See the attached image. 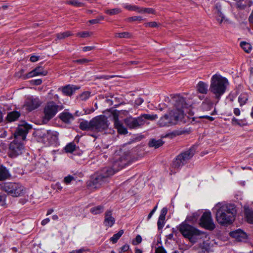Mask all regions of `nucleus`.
Listing matches in <instances>:
<instances>
[{
  "label": "nucleus",
  "mask_w": 253,
  "mask_h": 253,
  "mask_svg": "<svg viewBox=\"0 0 253 253\" xmlns=\"http://www.w3.org/2000/svg\"><path fill=\"white\" fill-rule=\"evenodd\" d=\"M79 88V87H77L76 85L68 84L63 87L61 89L65 95L71 96Z\"/></svg>",
  "instance_id": "a211bd4d"
},
{
  "label": "nucleus",
  "mask_w": 253,
  "mask_h": 253,
  "mask_svg": "<svg viewBox=\"0 0 253 253\" xmlns=\"http://www.w3.org/2000/svg\"><path fill=\"white\" fill-rule=\"evenodd\" d=\"M113 175V171L110 168H104L97 172L88 182V186L98 188L108 181V177Z\"/></svg>",
  "instance_id": "423d86ee"
},
{
  "label": "nucleus",
  "mask_w": 253,
  "mask_h": 253,
  "mask_svg": "<svg viewBox=\"0 0 253 253\" xmlns=\"http://www.w3.org/2000/svg\"><path fill=\"white\" fill-rule=\"evenodd\" d=\"M47 72L46 70H44L42 67H38L34 69L31 72H30L26 74V76L24 77V79H28L34 76H45L47 75Z\"/></svg>",
  "instance_id": "dca6fc26"
},
{
  "label": "nucleus",
  "mask_w": 253,
  "mask_h": 253,
  "mask_svg": "<svg viewBox=\"0 0 253 253\" xmlns=\"http://www.w3.org/2000/svg\"><path fill=\"white\" fill-rule=\"evenodd\" d=\"M77 148V147L74 143H70L66 145L65 150L66 152L72 153L76 151Z\"/></svg>",
  "instance_id": "7c9ffc66"
},
{
  "label": "nucleus",
  "mask_w": 253,
  "mask_h": 253,
  "mask_svg": "<svg viewBox=\"0 0 253 253\" xmlns=\"http://www.w3.org/2000/svg\"><path fill=\"white\" fill-rule=\"evenodd\" d=\"M49 131H50V130H44L43 131H41L39 133V136L42 138V141L44 143H46V139L47 138V134H49Z\"/></svg>",
  "instance_id": "4c0bfd02"
},
{
  "label": "nucleus",
  "mask_w": 253,
  "mask_h": 253,
  "mask_svg": "<svg viewBox=\"0 0 253 253\" xmlns=\"http://www.w3.org/2000/svg\"><path fill=\"white\" fill-rule=\"evenodd\" d=\"M245 217L249 223H253V211L249 208L245 209Z\"/></svg>",
  "instance_id": "a878e982"
},
{
  "label": "nucleus",
  "mask_w": 253,
  "mask_h": 253,
  "mask_svg": "<svg viewBox=\"0 0 253 253\" xmlns=\"http://www.w3.org/2000/svg\"><path fill=\"white\" fill-rule=\"evenodd\" d=\"M75 180L76 179L73 176L68 175L64 178L63 182L65 184L68 185L70 184L72 181H75Z\"/></svg>",
  "instance_id": "e433bc0d"
},
{
  "label": "nucleus",
  "mask_w": 253,
  "mask_h": 253,
  "mask_svg": "<svg viewBox=\"0 0 253 253\" xmlns=\"http://www.w3.org/2000/svg\"><path fill=\"white\" fill-rule=\"evenodd\" d=\"M167 212H168L167 208H163L161 211V213H160V215L159 218L165 219V216L167 213Z\"/></svg>",
  "instance_id": "3c124183"
},
{
  "label": "nucleus",
  "mask_w": 253,
  "mask_h": 253,
  "mask_svg": "<svg viewBox=\"0 0 253 253\" xmlns=\"http://www.w3.org/2000/svg\"><path fill=\"white\" fill-rule=\"evenodd\" d=\"M20 114L18 111H12L8 113L6 120L9 122H14L17 120L20 117Z\"/></svg>",
  "instance_id": "5701e85b"
},
{
  "label": "nucleus",
  "mask_w": 253,
  "mask_h": 253,
  "mask_svg": "<svg viewBox=\"0 0 253 253\" xmlns=\"http://www.w3.org/2000/svg\"><path fill=\"white\" fill-rule=\"evenodd\" d=\"M31 128V126L25 122L18 125L14 133V139L9 146L8 156L10 158H16L23 153L24 150L23 141Z\"/></svg>",
  "instance_id": "f257e3e1"
},
{
  "label": "nucleus",
  "mask_w": 253,
  "mask_h": 253,
  "mask_svg": "<svg viewBox=\"0 0 253 253\" xmlns=\"http://www.w3.org/2000/svg\"><path fill=\"white\" fill-rule=\"evenodd\" d=\"M142 19V17L141 16H133L131 17H129L128 20L129 21H134L136 20L141 21Z\"/></svg>",
  "instance_id": "6e6d98bb"
},
{
  "label": "nucleus",
  "mask_w": 253,
  "mask_h": 253,
  "mask_svg": "<svg viewBox=\"0 0 253 253\" xmlns=\"http://www.w3.org/2000/svg\"><path fill=\"white\" fill-rule=\"evenodd\" d=\"M39 56L33 55V56H31L30 60L31 62H35L39 60Z\"/></svg>",
  "instance_id": "bf43d9fd"
},
{
  "label": "nucleus",
  "mask_w": 253,
  "mask_h": 253,
  "mask_svg": "<svg viewBox=\"0 0 253 253\" xmlns=\"http://www.w3.org/2000/svg\"><path fill=\"white\" fill-rule=\"evenodd\" d=\"M93 131L96 132L103 131L106 129L108 126V121L105 116H99L91 120Z\"/></svg>",
  "instance_id": "9b49d317"
},
{
  "label": "nucleus",
  "mask_w": 253,
  "mask_h": 253,
  "mask_svg": "<svg viewBox=\"0 0 253 253\" xmlns=\"http://www.w3.org/2000/svg\"><path fill=\"white\" fill-rule=\"evenodd\" d=\"M60 118L65 123H69L70 121L74 120L73 115L67 112H64L61 113Z\"/></svg>",
  "instance_id": "393cba45"
},
{
  "label": "nucleus",
  "mask_w": 253,
  "mask_h": 253,
  "mask_svg": "<svg viewBox=\"0 0 253 253\" xmlns=\"http://www.w3.org/2000/svg\"><path fill=\"white\" fill-rule=\"evenodd\" d=\"M91 61V60L90 59H88L87 58H83L76 60L74 62L79 64H85Z\"/></svg>",
  "instance_id": "79ce46f5"
},
{
  "label": "nucleus",
  "mask_w": 253,
  "mask_h": 253,
  "mask_svg": "<svg viewBox=\"0 0 253 253\" xmlns=\"http://www.w3.org/2000/svg\"><path fill=\"white\" fill-rule=\"evenodd\" d=\"M124 233V230H121L117 233L115 234L110 239V241L113 244L116 243Z\"/></svg>",
  "instance_id": "c85d7f7f"
},
{
  "label": "nucleus",
  "mask_w": 253,
  "mask_h": 253,
  "mask_svg": "<svg viewBox=\"0 0 253 253\" xmlns=\"http://www.w3.org/2000/svg\"><path fill=\"white\" fill-rule=\"evenodd\" d=\"M131 163V157L128 153L114 161L112 168L107 167L106 168L111 169L113 171L114 174L116 172L129 165Z\"/></svg>",
  "instance_id": "f8f14e48"
},
{
  "label": "nucleus",
  "mask_w": 253,
  "mask_h": 253,
  "mask_svg": "<svg viewBox=\"0 0 253 253\" xmlns=\"http://www.w3.org/2000/svg\"><path fill=\"white\" fill-rule=\"evenodd\" d=\"M47 135L46 143L49 144H53L56 143L58 136V134L56 131L50 130L49 134H47Z\"/></svg>",
  "instance_id": "aec40b11"
},
{
  "label": "nucleus",
  "mask_w": 253,
  "mask_h": 253,
  "mask_svg": "<svg viewBox=\"0 0 253 253\" xmlns=\"http://www.w3.org/2000/svg\"><path fill=\"white\" fill-rule=\"evenodd\" d=\"M40 105L41 102L39 98L30 97L27 99L24 107L26 110L31 111L38 108Z\"/></svg>",
  "instance_id": "4468645a"
},
{
  "label": "nucleus",
  "mask_w": 253,
  "mask_h": 253,
  "mask_svg": "<svg viewBox=\"0 0 253 253\" xmlns=\"http://www.w3.org/2000/svg\"><path fill=\"white\" fill-rule=\"evenodd\" d=\"M85 252H90V251L86 248H83L77 251V253H82Z\"/></svg>",
  "instance_id": "e2e57ef3"
},
{
  "label": "nucleus",
  "mask_w": 253,
  "mask_h": 253,
  "mask_svg": "<svg viewBox=\"0 0 253 253\" xmlns=\"http://www.w3.org/2000/svg\"><path fill=\"white\" fill-rule=\"evenodd\" d=\"M90 93L88 91L84 92L80 95V99L83 101L87 100L90 96Z\"/></svg>",
  "instance_id": "a19ab883"
},
{
  "label": "nucleus",
  "mask_w": 253,
  "mask_h": 253,
  "mask_svg": "<svg viewBox=\"0 0 253 253\" xmlns=\"http://www.w3.org/2000/svg\"><path fill=\"white\" fill-rule=\"evenodd\" d=\"M155 253H166V252L162 246H158L156 248Z\"/></svg>",
  "instance_id": "864d4df0"
},
{
  "label": "nucleus",
  "mask_w": 253,
  "mask_h": 253,
  "mask_svg": "<svg viewBox=\"0 0 253 253\" xmlns=\"http://www.w3.org/2000/svg\"><path fill=\"white\" fill-rule=\"evenodd\" d=\"M199 224L201 227L210 230H212L215 228L210 211H206L203 213L200 218Z\"/></svg>",
  "instance_id": "ddd939ff"
},
{
  "label": "nucleus",
  "mask_w": 253,
  "mask_h": 253,
  "mask_svg": "<svg viewBox=\"0 0 253 253\" xmlns=\"http://www.w3.org/2000/svg\"><path fill=\"white\" fill-rule=\"evenodd\" d=\"M25 71L24 69L20 70L19 72H17L15 74L16 77L19 78H22L23 80H26V79H24V77L26 76V75H23V73H24Z\"/></svg>",
  "instance_id": "09e8293b"
},
{
  "label": "nucleus",
  "mask_w": 253,
  "mask_h": 253,
  "mask_svg": "<svg viewBox=\"0 0 253 253\" xmlns=\"http://www.w3.org/2000/svg\"><path fill=\"white\" fill-rule=\"evenodd\" d=\"M10 177V174L8 169L1 166L0 167V180H5Z\"/></svg>",
  "instance_id": "4be33fe9"
},
{
  "label": "nucleus",
  "mask_w": 253,
  "mask_h": 253,
  "mask_svg": "<svg viewBox=\"0 0 253 253\" xmlns=\"http://www.w3.org/2000/svg\"><path fill=\"white\" fill-rule=\"evenodd\" d=\"M230 235L238 242H245L247 238L246 233L240 229L231 232Z\"/></svg>",
  "instance_id": "2eb2a0df"
},
{
  "label": "nucleus",
  "mask_w": 253,
  "mask_h": 253,
  "mask_svg": "<svg viewBox=\"0 0 253 253\" xmlns=\"http://www.w3.org/2000/svg\"><path fill=\"white\" fill-rule=\"evenodd\" d=\"M172 101L174 102L175 108L161 117L158 124L161 127L175 125L183 117V109L186 105L184 98L179 95H175Z\"/></svg>",
  "instance_id": "f03ea898"
},
{
  "label": "nucleus",
  "mask_w": 253,
  "mask_h": 253,
  "mask_svg": "<svg viewBox=\"0 0 253 253\" xmlns=\"http://www.w3.org/2000/svg\"><path fill=\"white\" fill-rule=\"evenodd\" d=\"M129 250V246L127 245H125L121 248V251L123 252H126L128 251Z\"/></svg>",
  "instance_id": "680f3d73"
},
{
  "label": "nucleus",
  "mask_w": 253,
  "mask_h": 253,
  "mask_svg": "<svg viewBox=\"0 0 253 253\" xmlns=\"http://www.w3.org/2000/svg\"><path fill=\"white\" fill-rule=\"evenodd\" d=\"M143 102V99L141 98H138L135 101L136 105L139 106Z\"/></svg>",
  "instance_id": "4d7b16f0"
},
{
  "label": "nucleus",
  "mask_w": 253,
  "mask_h": 253,
  "mask_svg": "<svg viewBox=\"0 0 253 253\" xmlns=\"http://www.w3.org/2000/svg\"><path fill=\"white\" fill-rule=\"evenodd\" d=\"M212 106V102L209 100H205L202 103V107L204 109H211Z\"/></svg>",
  "instance_id": "58836bf2"
},
{
  "label": "nucleus",
  "mask_w": 253,
  "mask_h": 253,
  "mask_svg": "<svg viewBox=\"0 0 253 253\" xmlns=\"http://www.w3.org/2000/svg\"><path fill=\"white\" fill-rule=\"evenodd\" d=\"M249 21L251 24L253 25V13H252L249 17Z\"/></svg>",
  "instance_id": "774afa93"
},
{
  "label": "nucleus",
  "mask_w": 253,
  "mask_h": 253,
  "mask_svg": "<svg viewBox=\"0 0 253 253\" xmlns=\"http://www.w3.org/2000/svg\"><path fill=\"white\" fill-rule=\"evenodd\" d=\"M179 230L185 238L188 239L189 241L192 243H195L207 236L206 232L183 223L179 225Z\"/></svg>",
  "instance_id": "39448f33"
},
{
  "label": "nucleus",
  "mask_w": 253,
  "mask_h": 253,
  "mask_svg": "<svg viewBox=\"0 0 253 253\" xmlns=\"http://www.w3.org/2000/svg\"><path fill=\"white\" fill-rule=\"evenodd\" d=\"M240 46L247 53H250L252 50L251 45L246 42H242L240 43Z\"/></svg>",
  "instance_id": "c756f323"
},
{
  "label": "nucleus",
  "mask_w": 253,
  "mask_h": 253,
  "mask_svg": "<svg viewBox=\"0 0 253 253\" xmlns=\"http://www.w3.org/2000/svg\"><path fill=\"white\" fill-rule=\"evenodd\" d=\"M115 221V218L112 216V211H107L105 213L104 224L108 227H112Z\"/></svg>",
  "instance_id": "f3484780"
},
{
  "label": "nucleus",
  "mask_w": 253,
  "mask_h": 253,
  "mask_svg": "<svg viewBox=\"0 0 253 253\" xmlns=\"http://www.w3.org/2000/svg\"><path fill=\"white\" fill-rule=\"evenodd\" d=\"M121 10L119 8H115L111 9H105V13L110 15L117 14L121 12Z\"/></svg>",
  "instance_id": "f704fd0d"
},
{
  "label": "nucleus",
  "mask_w": 253,
  "mask_h": 253,
  "mask_svg": "<svg viewBox=\"0 0 253 253\" xmlns=\"http://www.w3.org/2000/svg\"><path fill=\"white\" fill-rule=\"evenodd\" d=\"M237 7L238 8H239L240 9H244L246 8V4H243L241 3H240V2H238L237 3Z\"/></svg>",
  "instance_id": "052dcab7"
},
{
  "label": "nucleus",
  "mask_w": 253,
  "mask_h": 253,
  "mask_svg": "<svg viewBox=\"0 0 253 253\" xmlns=\"http://www.w3.org/2000/svg\"><path fill=\"white\" fill-rule=\"evenodd\" d=\"M159 26V24L156 22H150L145 23L146 27H157Z\"/></svg>",
  "instance_id": "603ef678"
},
{
  "label": "nucleus",
  "mask_w": 253,
  "mask_h": 253,
  "mask_svg": "<svg viewBox=\"0 0 253 253\" xmlns=\"http://www.w3.org/2000/svg\"><path fill=\"white\" fill-rule=\"evenodd\" d=\"M154 12V10L151 8H141L140 10H138L139 13H153Z\"/></svg>",
  "instance_id": "a18cd8bd"
},
{
  "label": "nucleus",
  "mask_w": 253,
  "mask_h": 253,
  "mask_svg": "<svg viewBox=\"0 0 253 253\" xmlns=\"http://www.w3.org/2000/svg\"><path fill=\"white\" fill-rule=\"evenodd\" d=\"M77 35L82 38H86L90 36V34L88 32H83L82 33H78Z\"/></svg>",
  "instance_id": "5fc2aeb1"
},
{
  "label": "nucleus",
  "mask_w": 253,
  "mask_h": 253,
  "mask_svg": "<svg viewBox=\"0 0 253 253\" xmlns=\"http://www.w3.org/2000/svg\"><path fill=\"white\" fill-rule=\"evenodd\" d=\"M72 35L70 32L66 31L65 32L58 33L56 34V37L58 40H62L67 37L70 36Z\"/></svg>",
  "instance_id": "c9c22d12"
},
{
  "label": "nucleus",
  "mask_w": 253,
  "mask_h": 253,
  "mask_svg": "<svg viewBox=\"0 0 253 253\" xmlns=\"http://www.w3.org/2000/svg\"><path fill=\"white\" fill-rule=\"evenodd\" d=\"M157 118V115L144 114L137 118L127 117L124 120V122L129 128L133 129L144 125L146 120H154Z\"/></svg>",
  "instance_id": "0eeeda50"
},
{
  "label": "nucleus",
  "mask_w": 253,
  "mask_h": 253,
  "mask_svg": "<svg viewBox=\"0 0 253 253\" xmlns=\"http://www.w3.org/2000/svg\"><path fill=\"white\" fill-rule=\"evenodd\" d=\"M3 190L12 197H18L23 193L24 188L20 184L13 182L5 183L2 186Z\"/></svg>",
  "instance_id": "9d476101"
},
{
  "label": "nucleus",
  "mask_w": 253,
  "mask_h": 253,
  "mask_svg": "<svg viewBox=\"0 0 253 253\" xmlns=\"http://www.w3.org/2000/svg\"><path fill=\"white\" fill-rule=\"evenodd\" d=\"M104 211V207L101 205L91 208L90 212L93 214H98L102 213Z\"/></svg>",
  "instance_id": "cd10ccee"
},
{
  "label": "nucleus",
  "mask_w": 253,
  "mask_h": 253,
  "mask_svg": "<svg viewBox=\"0 0 253 253\" xmlns=\"http://www.w3.org/2000/svg\"><path fill=\"white\" fill-rule=\"evenodd\" d=\"M228 84L227 79L220 75L215 74L211 77L209 90L215 95L217 102L225 93Z\"/></svg>",
  "instance_id": "20e7f679"
},
{
  "label": "nucleus",
  "mask_w": 253,
  "mask_h": 253,
  "mask_svg": "<svg viewBox=\"0 0 253 253\" xmlns=\"http://www.w3.org/2000/svg\"><path fill=\"white\" fill-rule=\"evenodd\" d=\"M104 19V17L103 16H99L97 17L96 19L90 20L89 22L91 24H95L98 23L100 21Z\"/></svg>",
  "instance_id": "c03bdc74"
},
{
  "label": "nucleus",
  "mask_w": 253,
  "mask_h": 253,
  "mask_svg": "<svg viewBox=\"0 0 253 253\" xmlns=\"http://www.w3.org/2000/svg\"><path fill=\"white\" fill-rule=\"evenodd\" d=\"M80 128L83 130H93L91 120L89 122L84 121L80 123Z\"/></svg>",
  "instance_id": "b1692460"
},
{
  "label": "nucleus",
  "mask_w": 253,
  "mask_h": 253,
  "mask_svg": "<svg viewBox=\"0 0 253 253\" xmlns=\"http://www.w3.org/2000/svg\"><path fill=\"white\" fill-rule=\"evenodd\" d=\"M116 77H118V76L117 75H111V76L102 75V76H100L97 77L96 78L98 79H104L105 80H108L111 78H113Z\"/></svg>",
  "instance_id": "49530a36"
},
{
  "label": "nucleus",
  "mask_w": 253,
  "mask_h": 253,
  "mask_svg": "<svg viewBox=\"0 0 253 253\" xmlns=\"http://www.w3.org/2000/svg\"><path fill=\"white\" fill-rule=\"evenodd\" d=\"M130 36V33L128 32L118 33L115 34V37L119 38H127Z\"/></svg>",
  "instance_id": "ea45409f"
},
{
  "label": "nucleus",
  "mask_w": 253,
  "mask_h": 253,
  "mask_svg": "<svg viewBox=\"0 0 253 253\" xmlns=\"http://www.w3.org/2000/svg\"><path fill=\"white\" fill-rule=\"evenodd\" d=\"M126 8L129 10L137 11L138 12V10H140L141 9V8L138 7V6H137L136 5H126Z\"/></svg>",
  "instance_id": "de8ad7c7"
},
{
  "label": "nucleus",
  "mask_w": 253,
  "mask_h": 253,
  "mask_svg": "<svg viewBox=\"0 0 253 253\" xmlns=\"http://www.w3.org/2000/svg\"><path fill=\"white\" fill-rule=\"evenodd\" d=\"M66 3L72 5L76 7H82L84 4L78 0H69L66 2Z\"/></svg>",
  "instance_id": "473e14b6"
},
{
  "label": "nucleus",
  "mask_w": 253,
  "mask_h": 253,
  "mask_svg": "<svg viewBox=\"0 0 253 253\" xmlns=\"http://www.w3.org/2000/svg\"><path fill=\"white\" fill-rule=\"evenodd\" d=\"M164 142L161 139L156 140L154 139H151L149 142V146L150 147L158 148L163 145Z\"/></svg>",
  "instance_id": "bb28decb"
},
{
  "label": "nucleus",
  "mask_w": 253,
  "mask_h": 253,
  "mask_svg": "<svg viewBox=\"0 0 253 253\" xmlns=\"http://www.w3.org/2000/svg\"><path fill=\"white\" fill-rule=\"evenodd\" d=\"M114 126L119 133L123 134L127 133V129L119 121L118 118H115Z\"/></svg>",
  "instance_id": "412c9836"
},
{
  "label": "nucleus",
  "mask_w": 253,
  "mask_h": 253,
  "mask_svg": "<svg viewBox=\"0 0 253 253\" xmlns=\"http://www.w3.org/2000/svg\"><path fill=\"white\" fill-rule=\"evenodd\" d=\"M215 209L216 211V219L219 224L228 225L234 221L237 214L235 205L218 203Z\"/></svg>",
  "instance_id": "7ed1b4c3"
},
{
  "label": "nucleus",
  "mask_w": 253,
  "mask_h": 253,
  "mask_svg": "<svg viewBox=\"0 0 253 253\" xmlns=\"http://www.w3.org/2000/svg\"><path fill=\"white\" fill-rule=\"evenodd\" d=\"M248 99V96L246 93H242L241 94L239 98H238V101L240 104V106H243L244 104H246V101Z\"/></svg>",
  "instance_id": "72a5a7b5"
},
{
  "label": "nucleus",
  "mask_w": 253,
  "mask_h": 253,
  "mask_svg": "<svg viewBox=\"0 0 253 253\" xmlns=\"http://www.w3.org/2000/svg\"><path fill=\"white\" fill-rule=\"evenodd\" d=\"M195 152L194 148L191 147L188 150L181 153L173 161L172 168L177 169L182 167L193 156Z\"/></svg>",
  "instance_id": "1a4fd4ad"
},
{
  "label": "nucleus",
  "mask_w": 253,
  "mask_h": 253,
  "mask_svg": "<svg viewBox=\"0 0 253 253\" xmlns=\"http://www.w3.org/2000/svg\"><path fill=\"white\" fill-rule=\"evenodd\" d=\"M209 85L207 83L200 81L196 85V90L198 92L206 94L209 90Z\"/></svg>",
  "instance_id": "6ab92c4d"
},
{
  "label": "nucleus",
  "mask_w": 253,
  "mask_h": 253,
  "mask_svg": "<svg viewBox=\"0 0 253 253\" xmlns=\"http://www.w3.org/2000/svg\"><path fill=\"white\" fill-rule=\"evenodd\" d=\"M63 109L60 105H57L53 101H49L47 103L44 108V116L42 117V122L45 124L53 118L58 111Z\"/></svg>",
  "instance_id": "6e6552de"
},
{
  "label": "nucleus",
  "mask_w": 253,
  "mask_h": 253,
  "mask_svg": "<svg viewBox=\"0 0 253 253\" xmlns=\"http://www.w3.org/2000/svg\"><path fill=\"white\" fill-rule=\"evenodd\" d=\"M200 118H206V119L209 120L211 121H213L214 120V118H213L212 117H211V116H201V117H200Z\"/></svg>",
  "instance_id": "69168bd1"
},
{
  "label": "nucleus",
  "mask_w": 253,
  "mask_h": 253,
  "mask_svg": "<svg viewBox=\"0 0 253 253\" xmlns=\"http://www.w3.org/2000/svg\"><path fill=\"white\" fill-rule=\"evenodd\" d=\"M232 124L233 125H238L239 126H241V124L240 123V121L235 118H233L232 119Z\"/></svg>",
  "instance_id": "13d9d810"
},
{
  "label": "nucleus",
  "mask_w": 253,
  "mask_h": 253,
  "mask_svg": "<svg viewBox=\"0 0 253 253\" xmlns=\"http://www.w3.org/2000/svg\"><path fill=\"white\" fill-rule=\"evenodd\" d=\"M93 48H94V47H93V46H85V47H83V50L84 52H86V51L91 50Z\"/></svg>",
  "instance_id": "0e129e2a"
},
{
  "label": "nucleus",
  "mask_w": 253,
  "mask_h": 253,
  "mask_svg": "<svg viewBox=\"0 0 253 253\" xmlns=\"http://www.w3.org/2000/svg\"><path fill=\"white\" fill-rule=\"evenodd\" d=\"M165 219L159 218L158 222H157V225H158V228L159 230L162 229L165 225Z\"/></svg>",
  "instance_id": "37998d69"
},
{
  "label": "nucleus",
  "mask_w": 253,
  "mask_h": 253,
  "mask_svg": "<svg viewBox=\"0 0 253 253\" xmlns=\"http://www.w3.org/2000/svg\"><path fill=\"white\" fill-rule=\"evenodd\" d=\"M139 62L138 61H129L126 63V65L129 66L131 65H137L138 64Z\"/></svg>",
  "instance_id": "338daca9"
},
{
  "label": "nucleus",
  "mask_w": 253,
  "mask_h": 253,
  "mask_svg": "<svg viewBox=\"0 0 253 253\" xmlns=\"http://www.w3.org/2000/svg\"><path fill=\"white\" fill-rule=\"evenodd\" d=\"M142 241V238L140 235H138L136 236V238L133 240L132 244L134 245H136L140 244Z\"/></svg>",
  "instance_id": "8fccbe9b"
},
{
  "label": "nucleus",
  "mask_w": 253,
  "mask_h": 253,
  "mask_svg": "<svg viewBox=\"0 0 253 253\" xmlns=\"http://www.w3.org/2000/svg\"><path fill=\"white\" fill-rule=\"evenodd\" d=\"M199 217V214L198 213V212H194L191 215L188 216L186 218V220L191 223H194L197 221Z\"/></svg>",
  "instance_id": "2f4dec72"
}]
</instances>
